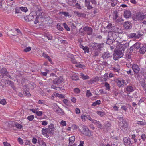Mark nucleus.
I'll list each match as a JSON object with an SVG mask.
<instances>
[{"label":"nucleus","instance_id":"nucleus-1","mask_svg":"<svg viewBox=\"0 0 146 146\" xmlns=\"http://www.w3.org/2000/svg\"><path fill=\"white\" fill-rule=\"evenodd\" d=\"M91 51L92 55L94 56H98L99 52L102 50L103 48V44H98L96 43H91L89 45Z\"/></svg>","mask_w":146,"mask_h":146},{"label":"nucleus","instance_id":"nucleus-2","mask_svg":"<svg viewBox=\"0 0 146 146\" xmlns=\"http://www.w3.org/2000/svg\"><path fill=\"white\" fill-rule=\"evenodd\" d=\"M116 47L117 49L115 51L113 57L114 60H117L123 56L124 51V48L123 47V45L119 42H118Z\"/></svg>","mask_w":146,"mask_h":146},{"label":"nucleus","instance_id":"nucleus-3","mask_svg":"<svg viewBox=\"0 0 146 146\" xmlns=\"http://www.w3.org/2000/svg\"><path fill=\"white\" fill-rule=\"evenodd\" d=\"M117 119L119 120V127L123 131L126 130L128 128V125L126 121L120 117H118Z\"/></svg>","mask_w":146,"mask_h":146},{"label":"nucleus","instance_id":"nucleus-4","mask_svg":"<svg viewBox=\"0 0 146 146\" xmlns=\"http://www.w3.org/2000/svg\"><path fill=\"white\" fill-rule=\"evenodd\" d=\"M64 81V80L62 76H60L58 78H56L53 80L52 82L54 84L58 85Z\"/></svg>","mask_w":146,"mask_h":146},{"label":"nucleus","instance_id":"nucleus-5","mask_svg":"<svg viewBox=\"0 0 146 146\" xmlns=\"http://www.w3.org/2000/svg\"><path fill=\"white\" fill-rule=\"evenodd\" d=\"M34 12H32L30 14L24 17V19L25 21H30L33 20V19L35 18V15Z\"/></svg>","mask_w":146,"mask_h":146},{"label":"nucleus","instance_id":"nucleus-6","mask_svg":"<svg viewBox=\"0 0 146 146\" xmlns=\"http://www.w3.org/2000/svg\"><path fill=\"white\" fill-rule=\"evenodd\" d=\"M83 31L88 35H91L93 32V29L90 27L86 26L83 28Z\"/></svg>","mask_w":146,"mask_h":146},{"label":"nucleus","instance_id":"nucleus-7","mask_svg":"<svg viewBox=\"0 0 146 146\" xmlns=\"http://www.w3.org/2000/svg\"><path fill=\"white\" fill-rule=\"evenodd\" d=\"M42 133L44 135H46L47 134H53V131L48 128L44 129L43 128L42 130Z\"/></svg>","mask_w":146,"mask_h":146},{"label":"nucleus","instance_id":"nucleus-8","mask_svg":"<svg viewBox=\"0 0 146 146\" xmlns=\"http://www.w3.org/2000/svg\"><path fill=\"white\" fill-rule=\"evenodd\" d=\"M116 82L119 87L123 86L124 85L125 80L122 78H119L117 79Z\"/></svg>","mask_w":146,"mask_h":146},{"label":"nucleus","instance_id":"nucleus-9","mask_svg":"<svg viewBox=\"0 0 146 146\" xmlns=\"http://www.w3.org/2000/svg\"><path fill=\"white\" fill-rule=\"evenodd\" d=\"M136 17L138 20H142L146 18V15L141 13H138L136 14Z\"/></svg>","mask_w":146,"mask_h":146},{"label":"nucleus","instance_id":"nucleus-10","mask_svg":"<svg viewBox=\"0 0 146 146\" xmlns=\"http://www.w3.org/2000/svg\"><path fill=\"white\" fill-rule=\"evenodd\" d=\"M83 133L86 136H90L91 134L90 131L87 127H84L83 130Z\"/></svg>","mask_w":146,"mask_h":146},{"label":"nucleus","instance_id":"nucleus-11","mask_svg":"<svg viewBox=\"0 0 146 146\" xmlns=\"http://www.w3.org/2000/svg\"><path fill=\"white\" fill-rule=\"evenodd\" d=\"M0 72L2 76H6L10 78H11V76L9 75L6 69L5 68H3L1 70Z\"/></svg>","mask_w":146,"mask_h":146},{"label":"nucleus","instance_id":"nucleus-12","mask_svg":"<svg viewBox=\"0 0 146 146\" xmlns=\"http://www.w3.org/2000/svg\"><path fill=\"white\" fill-rule=\"evenodd\" d=\"M132 68L134 72L135 73H138L140 70L139 66L136 64H133L132 66Z\"/></svg>","mask_w":146,"mask_h":146},{"label":"nucleus","instance_id":"nucleus-13","mask_svg":"<svg viewBox=\"0 0 146 146\" xmlns=\"http://www.w3.org/2000/svg\"><path fill=\"white\" fill-rule=\"evenodd\" d=\"M108 39L112 40L116 38V36L114 32H110L108 34Z\"/></svg>","mask_w":146,"mask_h":146},{"label":"nucleus","instance_id":"nucleus-14","mask_svg":"<svg viewBox=\"0 0 146 146\" xmlns=\"http://www.w3.org/2000/svg\"><path fill=\"white\" fill-rule=\"evenodd\" d=\"M111 57L110 54L108 52H104L102 54V57L104 59H107Z\"/></svg>","mask_w":146,"mask_h":146},{"label":"nucleus","instance_id":"nucleus-15","mask_svg":"<svg viewBox=\"0 0 146 146\" xmlns=\"http://www.w3.org/2000/svg\"><path fill=\"white\" fill-rule=\"evenodd\" d=\"M85 5L88 9L90 10L93 8V7L90 5V0H85Z\"/></svg>","mask_w":146,"mask_h":146},{"label":"nucleus","instance_id":"nucleus-16","mask_svg":"<svg viewBox=\"0 0 146 146\" xmlns=\"http://www.w3.org/2000/svg\"><path fill=\"white\" fill-rule=\"evenodd\" d=\"M126 90L128 93H130L134 90L133 87L131 85H129L126 87Z\"/></svg>","mask_w":146,"mask_h":146},{"label":"nucleus","instance_id":"nucleus-17","mask_svg":"<svg viewBox=\"0 0 146 146\" xmlns=\"http://www.w3.org/2000/svg\"><path fill=\"white\" fill-rule=\"evenodd\" d=\"M123 25L125 28L126 29H130L131 28V24L129 22H125Z\"/></svg>","mask_w":146,"mask_h":146},{"label":"nucleus","instance_id":"nucleus-18","mask_svg":"<svg viewBox=\"0 0 146 146\" xmlns=\"http://www.w3.org/2000/svg\"><path fill=\"white\" fill-rule=\"evenodd\" d=\"M124 17L126 18H129L131 16V13L129 10H126L124 11Z\"/></svg>","mask_w":146,"mask_h":146},{"label":"nucleus","instance_id":"nucleus-19","mask_svg":"<svg viewBox=\"0 0 146 146\" xmlns=\"http://www.w3.org/2000/svg\"><path fill=\"white\" fill-rule=\"evenodd\" d=\"M7 83V84L10 86L14 90H16V88L14 85V83L9 80H7L6 81Z\"/></svg>","mask_w":146,"mask_h":146},{"label":"nucleus","instance_id":"nucleus-20","mask_svg":"<svg viewBox=\"0 0 146 146\" xmlns=\"http://www.w3.org/2000/svg\"><path fill=\"white\" fill-rule=\"evenodd\" d=\"M141 54H144L146 51V46L145 45H143V44L140 47L139 50Z\"/></svg>","mask_w":146,"mask_h":146},{"label":"nucleus","instance_id":"nucleus-21","mask_svg":"<svg viewBox=\"0 0 146 146\" xmlns=\"http://www.w3.org/2000/svg\"><path fill=\"white\" fill-rule=\"evenodd\" d=\"M15 123H16V122H15L11 121L7 122L6 123V124L9 127H13L15 126Z\"/></svg>","mask_w":146,"mask_h":146},{"label":"nucleus","instance_id":"nucleus-22","mask_svg":"<svg viewBox=\"0 0 146 146\" xmlns=\"http://www.w3.org/2000/svg\"><path fill=\"white\" fill-rule=\"evenodd\" d=\"M112 16L113 20L115 21H116V20L118 17L117 11H114L113 13Z\"/></svg>","mask_w":146,"mask_h":146},{"label":"nucleus","instance_id":"nucleus-23","mask_svg":"<svg viewBox=\"0 0 146 146\" xmlns=\"http://www.w3.org/2000/svg\"><path fill=\"white\" fill-rule=\"evenodd\" d=\"M94 124L96 125L98 128L102 129V127L101 124L99 121L95 120L93 123Z\"/></svg>","mask_w":146,"mask_h":146},{"label":"nucleus","instance_id":"nucleus-24","mask_svg":"<svg viewBox=\"0 0 146 146\" xmlns=\"http://www.w3.org/2000/svg\"><path fill=\"white\" fill-rule=\"evenodd\" d=\"M29 88L31 89H33L35 87V84L33 82H31L27 85Z\"/></svg>","mask_w":146,"mask_h":146},{"label":"nucleus","instance_id":"nucleus-25","mask_svg":"<svg viewBox=\"0 0 146 146\" xmlns=\"http://www.w3.org/2000/svg\"><path fill=\"white\" fill-rule=\"evenodd\" d=\"M55 111H56V113L60 115H62L63 113V111L62 110L59 108L58 107L56 110H54Z\"/></svg>","mask_w":146,"mask_h":146},{"label":"nucleus","instance_id":"nucleus-26","mask_svg":"<svg viewBox=\"0 0 146 146\" xmlns=\"http://www.w3.org/2000/svg\"><path fill=\"white\" fill-rule=\"evenodd\" d=\"M43 10L40 11H36L35 12L36 15L35 17H39L40 16L42 15V14L43 13ZM35 13V12H34Z\"/></svg>","mask_w":146,"mask_h":146},{"label":"nucleus","instance_id":"nucleus-27","mask_svg":"<svg viewBox=\"0 0 146 146\" xmlns=\"http://www.w3.org/2000/svg\"><path fill=\"white\" fill-rule=\"evenodd\" d=\"M120 69V67L119 65L116 64L115 65L114 67L113 68V70L116 72H118Z\"/></svg>","mask_w":146,"mask_h":146},{"label":"nucleus","instance_id":"nucleus-28","mask_svg":"<svg viewBox=\"0 0 146 146\" xmlns=\"http://www.w3.org/2000/svg\"><path fill=\"white\" fill-rule=\"evenodd\" d=\"M38 143L40 145H42L44 146H46V143L44 142L40 138L38 139Z\"/></svg>","mask_w":146,"mask_h":146},{"label":"nucleus","instance_id":"nucleus-29","mask_svg":"<svg viewBox=\"0 0 146 146\" xmlns=\"http://www.w3.org/2000/svg\"><path fill=\"white\" fill-rule=\"evenodd\" d=\"M96 113L98 115L101 117L105 115V113L104 112L100 111L98 110L96 111Z\"/></svg>","mask_w":146,"mask_h":146},{"label":"nucleus","instance_id":"nucleus-30","mask_svg":"<svg viewBox=\"0 0 146 146\" xmlns=\"http://www.w3.org/2000/svg\"><path fill=\"white\" fill-rule=\"evenodd\" d=\"M29 88L27 85H24L23 86V92L29 91Z\"/></svg>","mask_w":146,"mask_h":146},{"label":"nucleus","instance_id":"nucleus-31","mask_svg":"<svg viewBox=\"0 0 146 146\" xmlns=\"http://www.w3.org/2000/svg\"><path fill=\"white\" fill-rule=\"evenodd\" d=\"M141 45L142 44L141 43L137 42L133 46H134V48L136 49H138L140 47Z\"/></svg>","mask_w":146,"mask_h":146},{"label":"nucleus","instance_id":"nucleus-32","mask_svg":"<svg viewBox=\"0 0 146 146\" xmlns=\"http://www.w3.org/2000/svg\"><path fill=\"white\" fill-rule=\"evenodd\" d=\"M75 66L77 67H79L80 68H82L83 69H84L85 67L84 65L81 64L79 63L76 64L75 65Z\"/></svg>","mask_w":146,"mask_h":146},{"label":"nucleus","instance_id":"nucleus-33","mask_svg":"<svg viewBox=\"0 0 146 146\" xmlns=\"http://www.w3.org/2000/svg\"><path fill=\"white\" fill-rule=\"evenodd\" d=\"M82 78L84 80L88 79L89 78V77L87 75H85L83 73H81Z\"/></svg>","mask_w":146,"mask_h":146},{"label":"nucleus","instance_id":"nucleus-34","mask_svg":"<svg viewBox=\"0 0 146 146\" xmlns=\"http://www.w3.org/2000/svg\"><path fill=\"white\" fill-rule=\"evenodd\" d=\"M60 13L64 15L66 17L68 16L69 17H71L70 15L69 14V13L68 12H60Z\"/></svg>","mask_w":146,"mask_h":146},{"label":"nucleus","instance_id":"nucleus-35","mask_svg":"<svg viewBox=\"0 0 146 146\" xmlns=\"http://www.w3.org/2000/svg\"><path fill=\"white\" fill-rule=\"evenodd\" d=\"M105 86L106 87V90H109L110 89V84L107 82H106L105 83Z\"/></svg>","mask_w":146,"mask_h":146},{"label":"nucleus","instance_id":"nucleus-36","mask_svg":"<svg viewBox=\"0 0 146 146\" xmlns=\"http://www.w3.org/2000/svg\"><path fill=\"white\" fill-rule=\"evenodd\" d=\"M48 129H50V130H52V131H53V133L54 132V124L52 123L50 124V125L48 126Z\"/></svg>","mask_w":146,"mask_h":146},{"label":"nucleus","instance_id":"nucleus-37","mask_svg":"<svg viewBox=\"0 0 146 146\" xmlns=\"http://www.w3.org/2000/svg\"><path fill=\"white\" fill-rule=\"evenodd\" d=\"M117 0H113L111 2V4L112 6H115L117 5Z\"/></svg>","mask_w":146,"mask_h":146},{"label":"nucleus","instance_id":"nucleus-38","mask_svg":"<svg viewBox=\"0 0 146 146\" xmlns=\"http://www.w3.org/2000/svg\"><path fill=\"white\" fill-rule=\"evenodd\" d=\"M15 126L18 129H21L23 127V126L17 123L16 122V123H15Z\"/></svg>","mask_w":146,"mask_h":146},{"label":"nucleus","instance_id":"nucleus-39","mask_svg":"<svg viewBox=\"0 0 146 146\" xmlns=\"http://www.w3.org/2000/svg\"><path fill=\"white\" fill-rule=\"evenodd\" d=\"M20 9L22 11L26 12H27L28 9L26 7H20Z\"/></svg>","mask_w":146,"mask_h":146},{"label":"nucleus","instance_id":"nucleus-40","mask_svg":"<svg viewBox=\"0 0 146 146\" xmlns=\"http://www.w3.org/2000/svg\"><path fill=\"white\" fill-rule=\"evenodd\" d=\"M100 103L101 101L99 100H97L95 102H93L92 104V105L94 106H95L97 105H99L100 104Z\"/></svg>","mask_w":146,"mask_h":146},{"label":"nucleus","instance_id":"nucleus-41","mask_svg":"<svg viewBox=\"0 0 146 146\" xmlns=\"http://www.w3.org/2000/svg\"><path fill=\"white\" fill-rule=\"evenodd\" d=\"M63 102L66 105L70 106V103L69 101L66 99H64L63 100Z\"/></svg>","mask_w":146,"mask_h":146},{"label":"nucleus","instance_id":"nucleus-42","mask_svg":"<svg viewBox=\"0 0 146 146\" xmlns=\"http://www.w3.org/2000/svg\"><path fill=\"white\" fill-rule=\"evenodd\" d=\"M34 118V116L33 115L29 116L27 117V119L30 121H32Z\"/></svg>","mask_w":146,"mask_h":146},{"label":"nucleus","instance_id":"nucleus-43","mask_svg":"<svg viewBox=\"0 0 146 146\" xmlns=\"http://www.w3.org/2000/svg\"><path fill=\"white\" fill-rule=\"evenodd\" d=\"M82 120L83 121H85L86 119H87V116H86V115L82 114L81 116Z\"/></svg>","mask_w":146,"mask_h":146},{"label":"nucleus","instance_id":"nucleus-44","mask_svg":"<svg viewBox=\"0 0 146 146\" xmlns=\"http://www.w3.org/2000/svg\"><path fill=\"white\" fill-rule=\"evenodd\" d=\"M137 124L142 125H146V123L143 121H138L137 122Z\"/></svg>","mask_w":146,"mask_h":146},{"label":"nucleus","instance_id":"nucleus-45","mask_svg":"<svg viewBox=\"0 0 146 146\" xmlns=\"http://www.w3.org/2000/svg\"><path fill=\"white\" fill-rule=\"evenodd\" d=\"M124 21L122 17H119L118 19H117L116 20V21H115L116 22L118 23H121Z\"/></svg>","mask_w":146,"mask_h":146},{"label":"nucleus","instance_id":"nucleus-46","mask_svg":"<svg viewBox=\"0 0 146 146\" xmlns=\"http://www.w3.org/2000/svg\"><path fill=\"white\" fill-rule=\"evenodd\" d=\"M17 141L19 142V144L21 145H23V140L21 138L19 137L17 139Z\"/></svg>","mask_w":146,"mask_h":146},{"label":"nucleus","instance_id":"nucleus-47","mask_svg":"<svg viewBox=\"0 0 146 146\" xmlns=\"http://www.w3.org/2000/svg\"><path fill=\"white\" fill-rule=\"evenodd\" d=\"M72 138V137H70L69 139V145L68 146H73V145H72L73 143V140L71 139Z\"/></svg>","mask_w":146,"mask_h":146},{"label":"nucleus","instance_id":"nucleus-48","mask_svg":"<svg viewBox=\"0 0 146 146\" xmlns=\"http://www.w3.org/2000/svg\"><path fill=\"white\" fill-rule=\"evenodd\" d=\"M87 119L90 121H91L93 123L94 121L95 120L92 118L89 115H87Z\"/></svg>","mask_w":146,"mask_h":146},{"label":"nucleus","instance_id":"nucleus-49","mask_svg":"<svg viewBox=\"0 0 146 146\" xmlns=\"http://www.w3.org/2000/svg\"><path fill=\"white\" fill-rule=\"evenodd\" d=\"M92 95V94L90 92L89 90H87L86 96L88 97L91 96Z\"/></svg>","mask_w":146,"mask_h":146},{"label":"nucleus","instance_id":"nucleus-50","mask_svg":"<svg viewBox=\"0 0 146 146\" xmlns=\"http://www.w3.org/2000/svg\"><path fill=\"white\" fill-rule=\"evenodd\" d=\"M83 50L85 52L88 53L89 52V48L87 46H85Z\"/></svg>","mask_w":146,"mask_h":146},{"label":"nucleus","instance_id":"nucleus-51","mask_svg":"<svg viewBox=\"0 0 146 146\" xmlns=\"http://www.w3.org/2000/svg\"><path fill=\"white\" fill-rule=\"evenodd\" d=\"M63 25L64 27L67 31L70 30L69 27L65 23H63Z\"/></svg>","mask_w":146,"mask_h":146},{"label":"nucleus","instance_id":"nucleus-52","mask_svg":"<svg viewBox=\"0 0 146 146\" xmlns=\"http://www.w3.org/2000/svg\"><path fill=\"white\" fill-rule=\"evenodd\" d=\"M74 92L76 93H79L80 92V90L78 88H76L74 89Z\"/></svg>","mask_w":146,"mask_h":146},{"label":"nucleus","instance_id":"nucleus-53","mask_svg":"<svg viewBox=\"0 0 146 146\" xmlns=\"http://www.w3.org/2000/svg\"><path fill=\"white\" fill-rule=\"evenodd\" d=\"M0 104L4 105L6 104V102L4 99L1 100H0Z\"/></svg>","mask_w":146,"mask_h":146},{"label":"nucleus","instance_id":"nucleus-54","mask_svg":"<svg viewBox=\"0 0 146 146\" xmlns=\"http://www.w3.org/2000/svg\"><path fill=\"white\" fill-rule=\"evenodd\" d=\"M79 80L78 76L76 74H74V80Z\"/></svg>","mask_w":146,"mask_h":146},{"label":"nucleus","instance_id":"nucleus-55","mask_svg":"<svg viewBox=\"0 0 146 146\" xmlns=\"http://www.w3.org/2000/svg\"><path fill=\"white\" fill-rule=\"evenodd\" d=\"M126 72L129 75L132 76L133 75V72L131 69H129V70L127 71Z\"/></svg>","mask_w":146,"mask_h":146},{"label":"nucleus","instance_id":"nucleus-56","mask_svg":"<svg viewBox=\"0 0 146 146\" xmlns=\"http://www.w3.org/2000/svg\"><path fill=\"white\" fill-rule=\"evenodd\" d=\"M129 37L131 38H133L134 37L136 38V34L135 33L131 34L130 35Z\"/></svg>","mask_w":146,"mask_h":146},{"label":"nucleus","instance_id":"nucleus-57","mask_svg":"<svg viewBox=\"0 0 146 146\" xmlns=\"http://www.w3.org/2000/svg\"><path fill=\"white\" fill-rule=\"evenodd\" d=\"M45 36L49 40H51L52 39V36L50 35L46 34Z\"/></svg>","mask_w":146,"mask_h":146},{"label":"nucleus","instance_id":"nucleus-58","mask_svg":"<svg viewBox=\"0 0 146 146\" xmlns=\"http://www.w3.org/2000/svg\"><path fill=\"white\" fill-rule=\"evenodd\" d=\"M141 139L143 141H145L146 139V135L145 134H143L141 135Z\"/></svg>","mask_w":146,"mask_h":146},{"label":"nucleus","instance_id":"nucleus-59","mask_svg":"<svg viewBox=\"0 0 146 146\" xmlns=\"http://www.w3.org/2000/svg\"><path fill=\"white\" fill-rule=\"evenodd\" d=\"M60 124L63 126H66V123L65 121L62 120L60 122Z\"/></svg>","mask_w":146,"mask_h":146},{"label":"nucleus","instance_id":"nucleus-60","mask_svg":"<svg viewBox=\"0 0 146 146\" xmlns=\"http://www.w3.org/2000/svg\"><path fill=\"white\" fill-rule=\"evenodd\" d=\"M31 48L30 47H28L24 49L25 52H27L31 50Z\"/></svg>","mask_w":146,"mask_h":146},{"label":"nucleus","instance_id":"nucleus-61","mask_svg":"<svg viewBox=\"0 0 146 146\" xmlns=\"http://www.w3.org/2000/svg\"><path fill=\"white\" fill-rule=\"evenodd\" d=\"M24 94H25V95L27 96H31V94L29 93V91H27L24 92H23Z\"/></svg>","mask_w":146,"mask_h":146},{"label":"nucleus","instance_id":"nucleus-62","mask_svg":"<svg viewBox=\"0 0 146 146\" xmlns=\"http://www.w3.org/2000/svg\"><path fill=\"white\" fill-rule=\"evenodd\" d=\"M57 28L60 31H62L63 29V28L60 25L57 24Z\"/></svg>","mask_w":146,"mask_h":146},{"label":"nucleus","instance_id":"nucleus-63","mask_svg":"<svg viewBox=\"0 0 146 146\" xmlns=\"http://www.w3.org/2000/svg\"><path fill=\"white\" fill-rule=\"evenodd\" d=\"M129 139L128 138L125 137L123 139V141L125 143H128L129 141Z\"/></svg>","mask_w":146,"mask_h":146},{"label":"nucleus","instance_id":"nucleus-64","mask_svg":"<svg viewBox=\"0 0 146 146\" xmlns=\"http://www.w3.org/2000/svg\"><path fill=\"white\" fill-rule=\"evenodd\" d=\"M3 143L4 146H11L10 144L7 142H3Z\"/></svg>","mask_w":146,"mask_h":146}]
</instances>
